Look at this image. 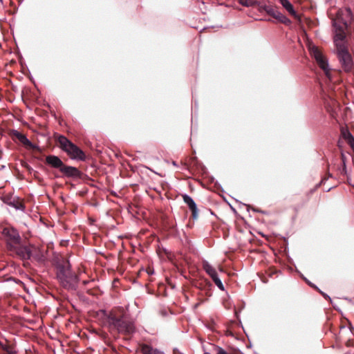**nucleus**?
Returning a JSON list of instances; mask_svg holds the SVG:
<instances>
[{
  "mask_svg": "<svg viewBox=\"0 0 354 354\" xmlns=\"http://www.w3.org/2000/svg\"><path fill=\"white\" fill-rule=\"evenodd\" d=\"M56 277L59 284L66 290H75L77 288L79 278L71 270L68 260L62 261L56 266Z\"/></svg>",
  "mask_w": 354,
  "mask_h": 354,
  "instance_id": "nucleus-1",
  "label": "nucleus"
},
{
  "mask_svg": "<svg viewBox=\"0 0 354 354\" xmlns=\"http://www.w3.org/2000/svg\"><path fill=\"white\" fill-rule=\"evenodd\" d=\"M105 317V323L111 330L118 333L130 334L134 331L133 323L127 319L124 315L117 316L113 312L103 311Z\"/></svg>",
  "mask_w": 354,
  "mask_h": 354,
  "instance_id": "nucleus-2",
  "label": "nucleus"
},
{
  "mask_svg": "<svg viewBox=\"0 0 354 354\" xmlns=\"http://www.w3.org/2000/svg\"><path fill=\"white\" fill-rule=\"evenodd\" d=\"M57 140L60 148L65 151L72 160H86V156L84 151L70 141L66 137L64 136H59Z\"/></svg>",
  "mask_w": 354,
  "mask_h": 354,
  "instance_id": "nucleus-3",
  "label": "nucleus"
},
{
  "mask_svg": "<svg viewBox=\"0 0 354 354\" xmlns=\"http://www.w3.org/2000/svg\"><path fill=\"white\" fill-rule=\"evenodd\" d=\"M342 10L339 11L337 19L333 20V26L335 29L334 43L336 50L338 49L339 46L346 47L344 44V39L345 37L344 29L347 26V21L342 18Z\"/></svg>",
  "mask_w": 354,
  "mask_h": 354,
  "instance_id": "nucleus-4",
  "label": "nucleus"
},
{
  "mask_svg": "<svg viewBox=\"0 0 354 354\" xmlns=\"http://www.w3.org/2000/svg\"><path fill=\"white\" fill-rule=\"evenodd\" d=\"M2 239L6 243L8 250L15 248V245L21 242V236L17 229L13 227H6L1 232Z\"/></svg>",
  "mask_w": 354,
  "mask_h": 354,
  "instance_id": "nucleus-5",
  "label": "nucleus"
},
{
  "mask_svg": "<svg viewBox=\"0 0 354 354\" xmlns=\"http://www.w3.org/2000/svg\"><path fill=\"white\" fill-rule=\"evenodd\" d=\"M309 51L312 57L315 58L319 66L324 71L326 75L330 78V68L328 66V63L327 59L323 55L319 49L314 46H309Z\"/></svg>",
  "mask_w": 354,
  "mask_h": 354,
  "instance_id": "nucleus-6",
  "label": "nucleus"
},
{
  "mask_svg": "<svg viewBox=\"0 0 354 354\" xmlns=\"http://www.w3.org/2000/svg\"><path fill=\"white\" fill-rule=\"evenodd\" d=\"M337 50V57L342 67L346 72H350L352 70L353 62L351 54L348 53L346 47L339 46Z\"/></svg>",
  "mask_w": 354,
  "mask_h": 354,
  "instance_id": "nucleus-7",
  "label": "nucleus"
},
{
  "mask_svg": "<svg viewBox=\"0 0 354 354\" xmlns=\"http://www.w3.org/2000/svg\"><path fill=\"white\" fill-rule=\"evenodd\" d=\"M10 135L15 137L26 149L36 150L40 151L39 147L37 145L33 144L30 140L26 136V135L21 133L17 130L12 129L10 131Z\"/></svg>",
  "mask_w": 354,
  "mask_h": 354,
  "instance_id": "nucleus-8",
  "label": "nucleus"
},
{
  "mask_svg": "<svg viewBox=\"0 0 354 354\" xmlns=\"http://www.w3.org/2000/svg\"><path fill=\"white\" fill-rule=\"evenodd\" d=\"M8 250L16 254L21 259H29L32 255L30 248L28 246L22 245L21 243L15 245V248H10Z\"/></svg>",
  "mask_w": 354,
  "mask_h": 354,
  "instance_id": "nucleus-9",
  "label": "nucleus"
},
{
  "mask_svg": "<svg viewBox=\"0 0 354 354\" xmlns=\"http://www.w3.org/2000/svg\"><path fill=\"white\" fill-rule=\"evenodd\" d=\"M263 10L270 16L277 19L279 21L286 24L290 22V19L284 15L280 12L277 9L271 6H265Z\"/></svg>",
  "mask_w": 354,
  "mask_h": 354,
  "instance_id": "nucleus-10",
  "label": "nucleus"
},
{
  "mask_svg": "<svg viewBox=\"0 0 354 354\" xmlns=\"http://www.w3.org/2000/svg\"><path fill=\"white\" fill-rule=\"evenodd\" d=\"M60 171L68 178H80L81 176L80 170L77 167L72 166L64 165Z\"/></svg>",
  "mask_w": 354,
  "mask_h": 354,
  "instance_id": "nucleus-11",
  "label": "nucleus"
},
{
  "mask_svg": "<svg viewBox=\"0 0 354 354\" xmlns=\"http://www.w3.org/2000/svg\"><path fill=\"white\" fill-rule=\"evenodd\" d=\"M183 201L189 207V209L192 211V218L194 219H197L198 218V208L196 203L193 200V198L187 194L183 195Z\"/></svg>",
  "mask_w": 354,
  "mask_h": 354,
  "instance_id": "nucleus-12",
  "label": "nucleus"
},
{
  "mask_svg": "<svg viewBox=\"0 0 354 354\" xmlns=\"http://www.w3.org/2000/svg\"><path fill=\"white\" fill-rule=\"evenodd\" d=\"M46 162L52 167L59 169V171L64 165L62 160L58 156L54 155L47 156L46 158Z\"/></svg>",
  "mask_w": 354,
  "mask_h": 354,
  "instance_id": "nucleus-13",
  "label": "nucleus"
},
{
  "mask_svg": "<svg viewBox=\"0 0 354 354\" xmlns=\"http://www.w3.org/2000/svg\"><path fill=\"white\" fill-rule=\"evenodd\" d=\"M202 266L203 270L212 278V279L218 277L216 269L207 261H203Z\"/></svg>",
  "mask_w": 354,
  "mask_h": 354,
  "instance_id": "nucleus-14",
  "label": "nucleus"
},
{
  "mask_svg": "<svg viewBox=\"0 0 354 354\" xmlns=\"http://www.w3.org/2000/svg\"><path fill=\"white\" fill-rule=\"evenodd\" d=\"M281 6L293 17H297V12L295 10L293 6L288 0H279Z\"/></svg>",
  "mask_w": 354,
  "mask_h": 354,
  "instance_id": "nucleus-15",
  "label": "nucleus"
},
{
  "mask_svg": "<svg viewBox=\"0 0 354 354\" xmlns=\"http://www.w3.org/2000/svg\"><path fill=\"white\" fill-rule=\"evenodd\" d=\"M141 351L143 354H165L164 352L146 344L142 346Z\"/></svg>",
  "mask_w": 354,
  "mask_h": 354,
  "instance_id": "nucleus-16",
  "label": "nucleus"
},
{
  "mask_svg": "<svg viewBox=\"0 0 354 354\" xmlns=\"http://www.w3.org/2000/svg\"><path fill=\"white\" fill-rule=\"evenodd\" d=\"M212 281L221 290H225L224 285L223 284L221 280L219 279L218 276L213 279Z\"/></svg>",
  "mask_w": 354,
  "mask_h": 354,
  "instance_id": "nucleus-17",
  "label": "nucleus"
},
{
  "mask_svg": "<svg viewBox=\"0 0 354 354\" xmlns=\"http://www.w3.org/2000/svg\"><path fill=\"white\" fill-rule=\"evenodd\" d=\"M10 205L11 206H12L13 207H15L16 209L22 210V211H24L25 209V207H24V204L20 202L10 203Z\"/></svg>",
  "mask_w": 354,
  "mask_h": 354,
  "instance_id": "nucleus-18",
  "label": "nucleus"
},
{
  "mask_svg": "<svg viewBox=\"0 0 354 354\" xmlns=\"http://www.w3.org/2000/svg\"><path fill=\"white\" fill-rule=\"evenodd\" d=\"M346 138L348 139V142L350 145L351 149L354 151V137L352 136L351 133L348 132Z\"/></svg>",
  "mask_w": 354,
  "mask_h": 354,
  "instance_id": "nucleus-19",
  "label": "nucleus"
},
{
  "mask_svg": "<svg viewBox=\"0 0 354 354\" xmlns=\"http://www.w3.org/2000/svg\"><path fill=\"white\" fill-rule=\"evenodd\" d=\"M0 348L3 351H5L6 353V352H8L10 349H12V346H10V345H8L6 344H4L2 341L0 340Z\"/></svg>",
  "mask_w": 354,
  "mask_h": 354,
  "instance_id": "nucleus-20",
  "label": "nucleus"
},
{
  "mask_svg": "<svg viewBox=\"0 0 354 354\" xmlns=\"http://www.w3.org/2000/svg\"><path fill=\"white\" fill-rule=\"evenodd\" d=\"M216 354H232L233 352H227L224 350L223 348L218 346L216 348Z\"/></svg>",
  "mask_w": 354,
  "mask_h": 354,
  "instance_id": "nucleus-21",
  "label": "nucleus"
},
{
  "mask_svg": "<svg viewBox=\"0 0 354 354\" xmlns=\"http://www.w3.org/2000/svg\"><path fill=\"white\" fill-rule=\"evenodd\" d=\"M241 3L247 7L251 6L252 5V1H247V0H245V1L241 0Z\"/></svg>",
  "mask_w": 354,
  "mask_h": 354,
  "instance_id": "nucleus-22",
  "label": "nucleus"
},
{
  "mask_svg": "<svg viewBox=\"0 0 354 354\" xmlns=\"http://www.w3.org/2000/svg\"><path fill=\"white\" fill-rule=\"evenodd\" d=\"M345 12L346 13V15H348V17H351V11L350 9H346L345 10Z\"/></svg>",
  "mask_w": 354,
  "mask_h": 354,
  "instance_id": "nucleus-23",
  "label": "nucleus"
},
{
  "mask_svg": "<svg viewBox=\"0 0 354 354\" xmlns=\"http://www.w3.org/2000/svg\"><path fill=\"white\" fill-rule=\"evenodd\" d=\"M5 354H16L15 352L12 351V348L10 349L8 352H6Z\"/></svg>",
  "mask_w": 354,
  "mask_h": 354,
  "instance_id": "nucleus-24",
  "label": "nucleus"
},
{
  "mask_svg": "<svg viewBox=\"0 0 354 354\" xmlns=\"http://www.w3.org/2000/svg\"><path fill=\"white\" fill-rule=\"evenodd\" d=\"M87 283H88V282H87L86 281H84V284H86Z\"/></svg>",
  "mask_w": 354,
  "mask_h": 354,
  "instance_id": "nucleus-25",
  "label": "nucleus"
}]
</instances>
